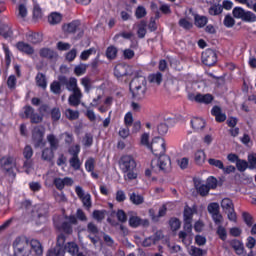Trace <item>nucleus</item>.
Instances as JSON below:
<instances>
[{
	"label": "nucleus",
	"instance_id": "f257e3e1",
	"mask_svg": "<svg viewBox=\"0 0 256 256\" xmlns=\"http://www.w3.org/2000/svg\"><path fill=\"white\" fill-rule=\"evenodd\" d=\"M119 169L124 173L126 181H135L139 174L137 173V160L131 154L122 155L118 162Z\"/></svg>",
	"mask_w": 256,
	"mask_h": 256
},
{
	"label": "nucleus",
	"instance_id": "f03ea898",
	"mask_svg": "<svg viewBox=\"0 0 256 256\" xmlns=\"http://www.w3.org/2000/svg\"><path fill=\"white\" fill-rule=\"evenodd\" d=\"M130 91L134 101H145L147 99V78L136 76L130 82Z\"/></svg>",
	"mask_w": 256,
	"mask_h": 256
},
{
	"label": "nucleus",
	"instance_id": "7ed1b4c3",
	"mask_svg": "<svg viewBox=\"0 0 256 256\" xmlns=\"http://www.w3.org/2000/svg\"><path fill=\"white\" fill-rule=\"evenodd\" d=\"M15 169H17V160L13 156H3L0 158V170L4 175H8L10 177L11 183L15 181L17 178V173H15Z\"/></svg>",
	"mask_w": 256,
	"mask_h": 256
},
{
	"label": "nucleus",
	"instance_id": "20e7f679",
	"mask_svg": "<svg viewBox=\"0 0 256 256\" xmlns=\"http://www.w3.org/2000/svg\"><path fill=\"white\" fill-rule=\"evenodd\" d=\"M232 15L234 19H241L244 23H255L256 21V14L252 11L245 10L241 6L234 7Z\"/></svg>",
	"mask_w": 256,
	"mask_h": 256
},
{
	"label": "nucleus",
	"instance_id": "39448f33",
	"mask_svg": "<svg viewBox=\"0 0 256 256\" xmlns=\"http://www.w3.org/2000/svg\"><path fill=\"white\" fill-rule=\"evenodd\" d=\"M152 169H158V171H162L163 173H169L171 171V158L168 155L160 156L155 162L153 160L151 162Z\"/></svg>",
	"mask_w": 256,
	"mask_h": 256
},
{
	"label": "nucleus",
	"instance_id": "423d86ee",
	"mask_svg": "<svg viewBox=\"0 0 256 256\" xmlns=\"http://www.w3.org/2000/svg\"><path fill=\"white\" fill-rule=\"evenodd\" d=\"M221 207L224 213H227L228 220L232 221L233 223H237V213L235 212L233 200L229 198L222 199Z\"/></svg>",
	"mask_w": 256,
	"mask_h": 256
},
{
	"label": "nucleus",
	"instance_id": "0eeeda50",
	"mask_svg": "<svg viewBox=\"0 0 256 256\" xmlns=\"http://www.w3.org/2000/svg\"><path fill=\"white\" fill-rule=\"evenodd\" d=\"M155 157H163L167 151L165 140L163 138H156L150 144L149 148Z\"/></svg>",
	"mask_w": 256,
	"mask_h": 256
},
{
	"label": "nucleus",
	"instance_id": "6e6552de",
	"mask_svg": "<svg viewBox=\"0 0 256 256\" xmlns=\"http://www.w3.org/2000/svg\"><path fill=\"white\" fill-rule=\"evenodd\" d=\"M65 241H67L65 234L58 235L56 246L50 249L46 256H65Z\"/></svg>",
	"mask_w": 256,
	"mask_h": 256
},
{
	"label": "nucleus",
	"instance_id": "1a4fd4ad",
	"mask_svg": "<svg viewBox=\"0 0 256 256\" xmlns=\"http://www.w3.org/2000/svg\"><path fill=\"white\" fill-rule=\"evenodd\" d=\"M75 193L82 202L84 209H86V211H91V207H93V200L91 199V194L85 193V190H83V187L81 186L75 187Z\"/></svg>",
	"mask_w": 256,
	"mask_h": 256
},
{
	"label": "nucleus",
	"instance_id": "9d476101",
	"mask_svg": "<svg viewBox=\"0 0 256 256\" xmlns=\"http://www.w3.org/2000/svg\"><path fill=\"white\" fill-rule=\"evenodd\" d=\"M32 213L33 217L36 218L39 223H45V221H47V218L49 217V206H47V204H40L38 206H35Z\"/></svg>",
	"mask_w": 256,
	"mask_h": 256
},
{
	"label": "nucleus",
	"instance_id": "9b49d317",
	"mask_svg": "<svg viewBox=\"0 0 256 256\" xmlns=\"http://www.w3.org/2000/svg\"><path fill=\"white\" fill-rule=\"evenodd\" d=\"M129 220L128 223L132 227V229H137V227H149L148 219H141V217L137 216V212H128Z\"/></svg>",
	"mask_w": 256,
	"mask_h": 256
},
{
	"label": "nucleus",
	"instance_id": "f8f14e48",
	"mask_svg": "<svg viewBox=\"0 0 256 256\" xmlns=\"http://www.w3.org/2000/svg\"><path fill=\"white\" fill-rule=\"evenodd\" d=\"M58 81H60L61 85H65L67 91L71 93H75L76 91H81L79 86H77V78L67 76H59Z\"/></svg>",
	"mask_w": 256,
	"mask_h": 256
},
{
	"label": "nucleus",
	"instance_id": "ddd939ff",
	"mask_svg": "<svg viewBox=\"0 0 256 256\" xmlns=\"http://www.w3.org/2000/svg\"><path fill=\"white\" fill-rule=\"evenodd\" d=\"M66 221L62 222L60 229L66 235H71L73 233V225H77L79 222L77 221V217L75 215L64 216Z\"/></svg>",
	"mask_w": 256,
	"mask_h": 256
},
{
	"label": "nucleus",
	"instance_id": "4468645a",
	"mask_svg": "<svg viewBox=\"0 0 256 256\" xmlns=\"http://www.w3.org/2000/svg\"><path fill=\"white\" fill-rule=\"evenodd\" d=\"M208 213L211 214V217L215 225L223 224V215L219 212V203L213 202L208 205Z\"/></svg>",
	"mask_w": 256,
	"mask_h": 256
},
{
	"label": "nucleus",
	"instance_id": "2eb2a0df",
	"mask_svg": "<svg viewBox=\"0 0 256 256\" xmlns=\"http://www.w3.org/2000/svg\"><path fill=\"white\" fill-rule=\"evenodd\" d=\"M202 63L207 67H213L217 63V53L213 49L202 52Z\"/></svg>",
	"mask_w": 256,
	"mask_h": 256
},
{
	"label": "nucleus",
	"instance_id": "dca6fc26",
	"mask_svg": "<svg viewBox=\"0 0 256 256\" xmlns=\"http://www.w3.org/2000/svg\"><path fill=\"white\" fill-rule=\"evenodd\" d=\"M53 183L58 191H63L65 187H73L75 181L71 177L54 178Z\"/></svg>",
	"mask_w": 256,
	"mask_h": 256
},
{
	"label": "nucleus",
	"instance_id": "f3484780",
	"mask_svg": "<svg viewBox=\"0 0 256 256\" xmlns=\"http://www.w3.org/2000/svg\"><path fill=\"white\" fill-rule=\"evenodd\" d=\"M14 251H23L29 248V239L25 236H18L13 242Z\"/></svg>",
	"mask_w": 256,
	"mask_h": 256
},
{
	"label": "nucleus",
	"instance_id": "a211bd4d",
	"mask_svg": "<svg viewBox=\"0 0 256 256\" xmlns=\"http://www.w3.org/2000/svg\"><path fill=\"white\" fill-rule=\"evenodd\" d=\"M39 55L42 59H48V61H57L59 59V54L51 48L40 49Z\"/></svg>",
	"mask_w": 256,
	"mask_h": 256
},
{
	"label": "nucleus",
	"instance_id": "6ab92c4d",
	"mask_svg": "<svg viewBox=\"0 0 256 256\" xmlns=\"http://www.w3.org/2000/svg\"><path fill=\"white\" fill-rule=\"evenodd\" d=\"M43 135H45V128L42 126H36L32 130V139L37 145H41L43 142Z\"/></svg>",
	"mask_w": 256,
	"mask_h": 256
},
{
	"label": "nucleus",
	"instance_id": "aec40b11",
	"mask_svg": "<svg viewBox=\"0 0 256 256\" xmlns=\"http://www.w3.org/2000/svg\"><path fill=\"white\" fill-rule=\"evenodd\" d=\"M81 99H83V93H81V90H77L69 96L68 103L71 107H79L81 105Z\"/></svg>",
	"mask_w": 256,
	"mask_h": 256
},
{
	"label": "nucleus",
	"instance_id": "412c9836",
	"mask_svg": "<svg viewBox=\"0 0 256 256\" xmlns=\"http://www.w3.org/2000/svg\"><path fill=\"white\" fill-rule=\"evenodd\" d=\"M81 27V21L79 20H74L68 24H64L62 26V29L64 33H77Z\"/></svg>",
	"mask_w": 256,
	"mask_h": 256
},
{
	"label": "nucleus",
	"instance_id": "4be33fe9",
	"mask_svg": "<svg viewBox=\"0 0 256 256\" xmlns=\"http://www.w3.org/2000/svg\"><path fill=\"white\" fill-rule=\"evenodd\" d=\"M211 115L215 117L217 123H223L227 119V115L222 112L221 107L214 106L211 110Z\"/></svg>",
	"mask_w": 256,
	"mask_h": 256
},
{
	"label": "nucleus",
	"instance_id": "5701e85b",
	"mask_svg": "<svg viewBox=\"0 0 256 256\" xmlns=\"http://www.w3.org/2000/svg\"><path fill=\"white\" fill-rule=\"evenodd\" d=\"M16 48L18 51H21V53H26V55H33L35 53V49L31 45L25 42H18L16 44Z\"/></svg>",
	"mask_w": 256,
	"mask_h": 256
},
{
	"label": "nucleus",
	"instance_id": "b1692460",
	"mask_svg": "<svg viewBox=\"0 0 256 256\" xmlns=\"http://www.w3.org/2000/svg\"><path fill=\"white\" fill-rule=\"evenodd\" d=\"M194 185H195L196 191L199 193V195H201V197H205L206 195H209V191L211 190L209 189L207 184H201V181L195 180Z\"/></svg>",
	"mask_w": 256,
	"mask_h": 256
},
{
	"label": "nucleus",
	"instance_id": "393cba45",
	"mask_svg": "<svg viewBox=\"0 0 256 256\" xmlns=\"http://www.w3.org/2000/svg\"><path fill=\"white\" fill-rule=\"evenodd\" d=\"M194 25H196L199 29H203L207 23H209V18L207 16H202L199 14L194 13Z\"/></svg>",
	"mask_w": 256,
	"mask_h": 256
},
{
	"label": "nucleus",
	"instance_id": "a878e982",
	"mask_svg": "<svg viewBox=\"0 0 256 256\" xmlns=\"http://www.w3.org/2000/svg\"><path fill=\"white\" fill-rule=\"evenodd\" d=\"M29 245L31 247V250L35 253L36 256L43 255V246L41 245V242L37 239H32L29 242Z\"/></svg>",
	"mask_w": 256,
	"mask_h": 256
},
{
	"label": "nucleus",
	"instance_id": "bb28decb",
	"mask_svg": "<svg viewBox=\"0 0 256 256\" xmlns=\"http://www.w3.org/2000/svg\"><path fill=\"white\" fill-rule=\"evenodd\" d=\"M213 99V95L211 94H197L195 96L196 103H203L204 105L213 103Z\"/></svg>",
	"mask_w": 256,
	"mask_h": 256
},
{
	"label": "nucleus",
	"instance_id": "cd10ccee",
	"mask_svg": "<svg viewBox=\"0 0 256 256\" xmlns=\"http://www.w3.org/2000/svg\"><path fill=\"white\" fill-rule=\"evenodd\" d=\"M0 35L4 37V39H9V37H13V29L9 24H1L0 25Z\"/></svg>",
	"mask_w": 256,
	"mask_h": 256
},
{
	"label": "nucleus",
	"instance_id": "c85d7f7f",
	"mask_svg": "<svg viewBox=\"0 0 256 256\" xmlns=\"http://www.w3.org/2000/svg\"><path fill=\"white\" fill-rule=\"evenodd\" d=\"M114 75L117 79H121V77H125L127 75V65L125 64H117L114 68Z\"/></svg>",
	"mask_w": 256,
	"mask_h": 256
},
{
	"label": "nucleus",
	"instance_id": "c756f323",
	"mask_svg": "<svg viewBox=\"0 0 256 256\" xmlns=\"http://www.w3.org/2000/svg\"><path fill=\"white\" fill-rule=\"evenodd\" d=\"M190 123L194 131H202V129H205V120L201 118H193Z\"/></svg>",
	"mask_w": 256,
	"mask_h": 256
},
{
	"label": "nucleus",
	"instance_id": "7c9ffc66",
	"mask_svg": "<svg viewBox=\"0 0 256 256\" xmlns=\"http://www.w3.org/2000/svg\"><path fill=\"white\" fill-rule=\"evenodd\" d=\"M69 253L72 256H75L79 253V245L75 242H68L67 245H65L64 252Z\"/></svg>",
	"mask_w": 256,
	"mask_h": 256
},
{
	"label": "nucleus",
	"instance_id": "2f4dec72",
	"mask_svg": "<svg viewBox=\"0 0 256 256\" xmlns=\"http://www.w3.org/2000/svg\"><path fill=\"white\" fill-rule=\"evenodd\" d=\"M117 53H119V50L117 49V47L111 45L107 47L105 55L109 61H113L117 59Z\"/></svg>",
	"mask_w": 256,
	"mask_h": 256
},
{
	"label": "nucleus",
	"instance_id": "473e14b6",
	"mask_svg": "<svg viewBox=\"0 0 256 256\" xmlns=\"http://www.w3.org/2000/svg\"><path fill=\"white\" fill-rule=\"evenodd\" d=\"M62 20L63 16L61 15V13L58 12H52L48 16V23H50V25H59V23H61Z\"/></svg>",
	"mask_w": 256,
	"mask_h": 256
},
{
	"label": "nucleus",
	"instance_id": "72a5a7b5",
	"mask_svg": "<svg viewBox=\"0 0 256 256\" xmlns=\"http://www.w3.org/2000/svg\"><path fill=\"white\" fill-rule=\"evenodd\" d=\"M149 83L161 85L163 83V74L161 72L152 73L148 76Z\"/></svg>",
	"mask_w": 256,
	"mask_h": 256
},
{
	"label": "nucleus",
	"instance_id": "f704fd0d",
	"mask_svg": "<svg viewBox=\"0 0 256 256\" xmlns=\"http://www.w3.org/2000/svg\"><path fill=\"white\" fill-rule=\"evenodd\" d=\"M231 247L236 251L237 255H243L245 251V247L243 246V242L234 239L230 243Z\"/></svg>",
	"mask_w": 256,
	"mask_h": 256
},
{
	"label": "nucleus",
	"instance_id": "c9c22d12",
	"mask_svg": "<svg viewBox=\"0 0 256 256\" xmlns=\"http://www.w3.org/2000/svg\"><path fill=\"white\" fill-rule=\"evenodd\" d=\"M69 165L74 171H80L81 165H83V162H81V159H79V156H74L69 159Z\"/></svg>",
	"mask_w": 256,
	"mask_h": 256
},
{
	"label": "nucleus",
	"instance_id": "e433bc0d",
	"mask_svg": "<svg viewBox=\"0 0 256 256\" xmlns=\"http://www.w3.org/2000/svg\"><path fill=\"white\" fill-rule=\"evenodd\" d=\"M159 239H161V236H159L158 233L149 236L148 238H146L143 242L142 245L143 247H151V245H155V243H157V241H159Z\"/></svg>",
	"mask_w": 256,
	"mask_h": 256
},
{
	"label": "nucleus",
	"instance_id": "4c0bfd02",
	"mask_svg": "<svg viewBox=\"0 0 256 256\" xmlns=\"http://www.w3.org/2000/svg\"><path fill=\"white\" fill-rule=\"evenodd\" d=\"M36 84L38 87H41V89H47V77L45 74L39 72L36 75Z\"/></svg>",
	"mask_w": 256,
	"mask_h": 256
},
{
	"label": "nucleus",
	"instance_id": "58836bf2",
	"mask_svg": "<svg viewBox=\"0 0 256 256\" xmlns=\"http://www.w3.org/2000/svg\"><path fill=\"white\" fill-rule=\"evenodd\" d=\"M47 141L50 145V149L52 151H57V149H59V139H57V137H55V135L53 134H49L47 136Z\"/></svg>",
	"mask_w": 256,
	"mask_h": 256
},
{
	"label": "nucleus",
	"instance_id": "ea45409f",
	"mask_svg": "<svg viewBox=\"0 0 256 256\" xmlns=\"http://www.w3.org/2000/svg\"><path fill=\"white\" fill-rule=\"evenodd\" d=\"M206 157L207 156L205 155V152L203 150H197L194 153V161L196 165H203V163H205Z\"/></svg>",
	"mask_w": 256,
	"mask_h": 256
},
{
	"label": "nucleus",
	"instance_id": "a19ab883",
	"mask_svg": "<svg viewBox=\"0 0 256 256\" xmlns=\"http://www.w3.org/2000/svg\"><path fill=\"white\" fill-rule=\"evenodd\" d=\"M61 81H57L54 80L51 84H50V91L51 93H53L54 95H61V93L63 92V90L61 89Z\"/></svg>",
	"mask_w": 256,
	"mask_h": 256
},
{
	"label": "nucleus",
	"instance_id": "79ce46f5",
	"mask_svg": "<svg viewBox=\"0 0 256 256\" xmlns=\"http://www.w3.org/2000/svg\"><path fill=\"white\" fill-rule=\"evenodd\" d=\"M130 201L133 205H143V203H145V198L142 195L133 192L130 194Z\"/></svg>",
	"mask_w": 256,
	"mask_h": 256
},
{
	"label": "nucleus",
	"instance_id": "37998d69",
	"mask_svg": "<svg viewBox=\"0 0 256 256\" xmlns=\"http://www.w3.org/2000/svg\"><path fill=\"white\" fill-rule=\"evenodd\" d=\"M209 15L217 16L223 13V6L221 4H214L208 9Z\"/></svg>",
	"mask_w": 256,
	"mask_h": 256
},
{
	"label": "nucleus",
	"instance_id": "c03bdc74",
	"mask_svg": "<svg viewBox=\"0 0 256 256\" xmlns=\"http://www.w3.org/2000/svg\"><path fill=\"white\" fill-rule=\"evenodd\" d=\"M107 215V210H94L92 213L93 219L97 221V223H101L103 219H105V216Z\"/></svg>",
	"mask_w": 256,
	"mask_h": 256
},
{
	"label": "nucleus",
	"instance_id": "a18cd8bd",
	"mask_svg": "<svg viewBox=\"0 0 256 256\" xmlns=\"http://www.w3.org/2000/svg\"><path fill=\"white\" fill-rule=\"evenodd\" d=\"M97 53V49L95 47L89 48L88 50H84L80 54L81 61H87L91 55H95Z\"/></svg>",
	"mask_w": 256,
	"mask_h": 256
},
{
	"label": "nucleus",
	"instance_id": "49530a36",
	"mask_svg": "<svg viewBox=\"0 0 256 256\" xmlns=\"http://www.w3.org/2000/svg\"><path fill=\"white\" fill-rule=\"evenodd\" d=\"M147 23L145 21H141L140 24L138 25V31L137 35L139 39L145 38V35H147Z\"/></svg>",
	"mask_w": 256,
	"mask_h": 256
},
{
	"label": "nucleus",
	"instance_id": "de8ad7c7",
	"mask_svg": "<svg viewBox=\"0 0 256 256\" xmlns=\"http://www.w3.org/2000/svg\"><path fill=\"white\" fill-rule=\"evenodd\" d=\"M65 115L70 121L79 119V111L72 110L71 108L65 110Z\"/></svg>",
	"mask_w": 256,
	"mask_h": 256
},
{
	"label": "nucleus",
	"instance_id": "09e8293b",
	"mask_svg": "<svg viewBox=\"0 0 256 256\" xmlns=\"http://www.w3.org/2000/svg\"><path fill=\"white\" fill-rule=\"evenodd\" d=\"M193 213H195V210L189 206H185L184 208V221H193Z\"/></svg>",
	"mask_w": 256,
	"mask_h": 256
},
{
	"label": "nucleus",
	"instance_id": "8fccbe9b",
	"mask_svg": "<svg viewBox=\"0 0 256 256\" xmlns=\"http://www.w3.org/2000/svg\"><path fill=\"white\" fill-rule=\"evenodd\" d=\"M178 25L186 31H189V29H193V22L187 20V18H181L178 22Z\"/></svg>",
	"mask_w": 256,
	"mask_h": 256
},
{
	"label": "nucleus",
	"instance_id": "3c124183",
	"mask_svg": "<svg viewBox=\"0 0 256 256\" xmlns=\"http://www.w3.org/2000/svg\"><path fill=\"white\" fill-rule=\"evenodd\" d=\"M74 73L77 77H81V75H85L87 73V64H79L75 66Z\"/></svg>",
	"mask_w": 256,
	"mask_h": 256
},
{
	"label": "nucleus",
	"instance_id": "603ef678",
	"mask_svg": "<svg viewBox=\"0 0 256 256\" xmlns=\"http://www.w3.org/2000/svg\"><path fill=\"white\" fill-rule=\"evenodd\" d=\"M208 164L211 167H216V169H220V170L224 169L223 161L215 159V158H209L208 159Z\"/></svg>",
	"mask_w": 256,
	"mask_h": 256
},
{
	"label": "nucleus",
	"instance_id": "864d4df0",
	"mask_svg": "<svg viewBox=\"0 0 256 256\" xmlns=\"http://www.w3.org/2000/svg\"><path fill=\"white\" fill-rule=\"evenodd\" d=\"M169 225L171 231H177L181 228V221L179 220V218H171L169 220Z\"/></svg>",
	"mask_w": 256,
	"mask_h": 256
},
{
	"label": "nucleus",
	"instance_id": "5fc2aeb1",
	"mask_svg": "<svg viewBox=\"0 0 256 256\" xmlns=\"http://www.w3.org/2000/svg\"><path fill=\"white\" fill-rule=\"evenodd\" d=\"M81 85L84 87L85 93H89L91 91V79L89 76H85L81 79Z\"/></svg>",
	"mask_w": 256,
	"mask_h": 256
},
{
	"label": "nucleus",
	"instance_id": "6e6d98bb",
	"mask_svg": "<svg viewBox=\"0 0 256 256\" xmlns=\"http://www.w3.org/2000/svg\"><path fill=\"white\" fill-rule=\"evenodd\" d=\"M54 157L53 150L51 148H45L42 151V159L43 161H51Z\"/></svg>",
	"mask_w": 256,
	"mask_h": 256
},
{
	"label": "nucleus",
	"instance_id": "4d7b16f0",
	"mask_svg": "<svg viewBox=\"0 0 256 256\" xmlns=\"http://www.w3.org/2000/svg\"><path fill=\"white\" fill-rule=\"evenodd\" d=\"M2 49L5 54L6 65L9 66V65H11V55H12L11 50H9V46L6 44H2Z\"/></svg>",
	"mask_w": 256,
	"mask_h": 256
},
{
	"label": "nucleus",
	"instance_id": "13d9d810",
	"mask_svg": "<svg viewBox=\"0 0 256 256\" xmlns=\"http://www.w3.org/2000/svg\"><path fill=\"white\" fill-rule=\"evenodd\" d=\"M217 235L221 241H227V230L221 224H218Z\"/></svg>",
	"mask_w": 256,
	"mask_h": 256
},
{
	"label": "nucleus",
	"instance_id": "bf43d9fd",
	"mask_svg": "<svg viewBox=\"0 0 256 256\" xmlns=\"http://www.w3.org/2000/svg\"><path fill=\"white\" fill-rule=\"evenodd\" d=\"M85 169L88 173L95 171V158H88L85 162Z\"/></svg>",
	"mask_w": 256,
	"mask_h": 256
},
{
	"label": "nucleus",
	"instance_id": "052dcab7",
	"mask_svg": "<svg viewBox=\"0 0 256 256\" xmlns=\"http://www.w3.org/2000/svg\"><path fill=\"white\" fill-rule=\"evenodd\" d=\"M248 167H249V163L245 160L239 159L236 162V168L240 171V173H243L244 171H247Z\"/></svg>",
	"mask_w": 256,
	"mask_h": 256
},
{
	"label": "nucleus",
	"instance_id": "680f3d73",
	"mask_svg": "<svg viewBox=\"0 0 256 256\" xmlns=\"http://www.w3.org/2000/svg\"><path fill=\"white\" fill-rule=\"evenodd\" d=\"M68 153L71 155V157H79V153H81V146L79 144L71 146L68 149Z\"/></svg>",
	"mask_w": 256,
	"mask_h": 256
},
{
	"label": "nucleus",
	"instance_id": "e2e57ef3",
	"mask_svg": "<svg viewBox=\"0 0 256 256\" xmlns=\"http://www.w3.org/2000/svg\"><path fill=\"white\" fill-rule=\"evenodd\" d=\"M28 41L34 45H37V43H41L42 38L39 33H32L28 35Z\"/></svg>",
	"mask_w": 256,
	"mask_h": 256
},
{
	"label": "nucleus",
	"instance_id": "0e129e2a",
	"mask_svg": "<svg viewBox=\"0 0 256 256\" xmlns=\"http://www.w3.org/2000/svg\"><path fill=\"white\" fill-rule=\"evenodd\" d=\"M82 143L84 147H91V145H93V134L86 133L82 140Z\"/></svg>",
	"mask_w": 256,
	"mask_h": 256
},
{
	"label": "nucleus",
	"instance_id": "69168bd1",
	"mask_svg": "<svg viewBox=\"0 0 256 256\" xmlns=\"http://www.w3.org/2000/svg\"><path fill=\"white\" fill-rule=\"evenodd\" d=\"M147 15V10L143 6H138L135 11L136 19H143Z\"/></svg>",
	"mask_w": 256,
	"mask_h": 256
},
{
	"label": "nucleus",
	"instance_id": "338daca9",
	"mask_svg": "<svg viewBox=\"0 0 256 256\" xmlns=\"http://www.w3.org/2000/svg\"><path fill=\"white\" fill-rule=\"evenodd\" d=\"M205 251L201 248H197L195 246H191L189 249V255L191 256H203Z\"/></svg>",
	"mask_w": 256,
	"mask_h": 256
},
{
	"label": "nucleus",
	"instance_id": "774afa93",
	"mask_svg": "<svg viewBox=\"0 0 256 256\" xmlns=\"http://www.w3.org/2000/svg\"><path fill=\"white\" fill-rule=\"evenodd\" d=\"M52 121H59L61 119V110L59 108H53L50 112Z\"/></svg>",
	"mask_w": 256,
	"mask_h": 256
}]
</instances>
